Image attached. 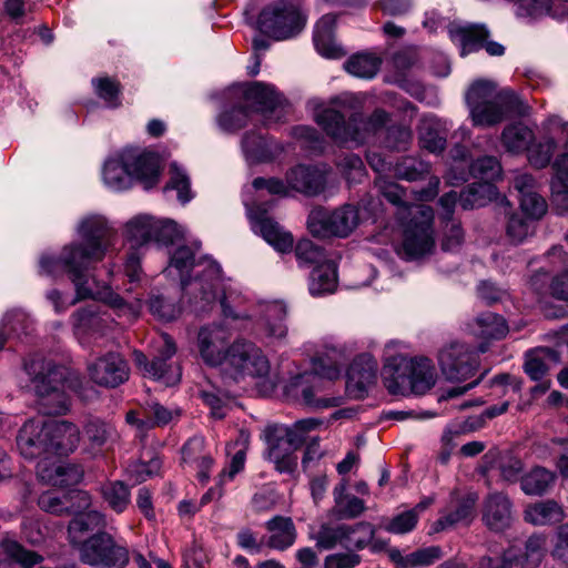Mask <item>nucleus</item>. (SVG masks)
<instances>
[{"instance_id": "1", "label": "nucleus", "mask_w": 568, "mask_h": 568, "mask_svg": "<svg viewBox=\"0 0 568 568\" xmlns=\"http://www.w3.org/2000/svg\"><path fill=\"white\" fill-rule=\"evenodd\" d=\"M125 239L133 251L124 264V274L130 283L139 282L142 277L136 248L148 243H154L158 246L178 245L170 256V265L165 271L170 275L173 268L176 270L183 291L190 296L192 310L197 314L207 312L219 298L224 317L244 322L241 327H247L251 318L248 314L239 308L240 293L231 283L225 282L221 266L215 261L206 258L207 267L202 277L191 281L184 278V275L194 265V256L201 248V241L189 235L186 230L174 220L160 219L154 215H136L125 226Z\"/></svg>"}, {"instance_id": "2", "label": "nucleus", "mask_w": 568, "mask_h": 568, "mask_svg": "<svg viewBox=\"0 0 568 568\" xmlns=\"http://www.w3.org/2000/svg\"><path fill=\"white\" fill-rule=\"evenodd\" d=\"M80 235L82 243L64 246L59 257L49 253L42 254L39 261L41 275L58 277L68 274L75 288L77 297L68 301L57 290L48 292L47 297L55 312H63L80 300L93 298L109 305L118 316L135 318L142 307L141 300L134 304L128 303L109 286H101L88 275L89 265L104 256L109 244V231L103 226L83 224L80 227Z\"/></svg>"}, {"instance_id": "3", "label": "nucleus", "mask_w": 568, "mask_h": 568, "mask_svg": "<svg viewBox=\"0 0 568 568\" xmlns=\"http://www.w3.org/2000/svg\"><path fill=\"white\" fill-rule=\"evenodd\" d=\"M49 419L38 416L28 419L19 430L17 446L27 459L42 458L37 465V474L45 484L68 487L78 484L83 470L75 465L63 463H47L50 450Z\"/></svg>"}, {"instance_id": "4", "label": "nucleus", "mask_w": 568, "mask_h": 568, "mask_svg": "<svg viewBox=\"0 0 568 568\" xmlns=\"http://www.w3.org/2000/svg\"><path fill=\"white\" fill-rule=\"evenodd\" d=\"M402 348L403 344L394 341L384 347L385 387L395 396L427 393L435 386L438 376L432 359L424 356L407 358Z\"/></svg>"}, {"instance_id": "5", "label": "nucleus", "mask_w": 568, "mask_h": 568, "mask_svg": "<svg viewBox=\"0 0 568 568\" xmlns=\"http://www.w3.org/2000/svg\"><path fill=\"white\" fill-rule=\"evenodd\" d=\"M105 526L104 516L97 510H88L74 517L69 525L70 541L79 546L80 558L91 566L123 568L129 561L126 548L116 546L108 534H98L88 539L84 536Z\"/></svg>"}, {"instance_id": "6", "label": "nucleus", "mask_w": 568, "mask_h": 568, "mask_svg": "<svg viewBox=\"0 0 568 568\" xmlns=\"http://www.w3.org/2000/svg\"><path fill=\"white\" fill-rule=\"evenodd\" d=\"M348 356L345 345L327 343L313 359V371L294 376L287 386L288 393L301 392L305 405L313 408L338 406L342 397H316L328 382L339 377L343 363Z\"/></svg>"}, {"instance_id": "7", "label": "nucleus", "mask_w": 568, "mask_h": 568, "mask_svg": "<svg viewBox=\"0 0 568 568\" xmlns=\"http://www.w3.org/2000/svg\"><path fill=\"white\" fill-rule=\"evenodd\" d=\"M466 104L473 125L479 128L495 126L513 113H527V106L514 91L497 90L496 84L488 80H477L469 87Z\"/></svg>"}, {"instance_id": "8", "label": "nucleus", "mask_w": 568, "mask_h": 568, "mask_svg": "<svg viewBox=\"0 0 568 568\" xmlns=\"http://www.w3.org/2000/svg\"><path fill=\"white\" fill-rule=\"evenodd\" d=\"M24 369L43 414L61 415L69 410L68 390L72 386L65 367L36 355L26 362Z\"/></svg>"}, {"instance_id": "9", "label": "nucleus", "mask_w": 568, "mask_h": 568, "mask_svg": "<svg viewBox=\"0 0 568 568\" xmlns=\"http://www.w3.org/2000/svg\"><path fill=\"white\" fill-rule=\"evenodd\" d=\"M314 119L334 141L339 143L355 142L357 144L364 143L369 136L381 131L389 120L388 114L378 109L367 119H364L361 114H355L346 123L344 114L328 106L317 108Z\"/></svg>"}, {"instance_id": "10", "label": "nucleus", "mask_w": 568, "mask_h": 568, "mask_svg": "<svg viewBox=\"0 0 568 568\" xmlns=\"http://www.w3.org/2000/svg\"><path fill=\"white\" fill-rule=\"evenodd\" d=\"M222 374L225 379L240 382L246 377L263 379L270 389L278 384V376L272 372L268 357L255 343L237 338L229 346V356Z\"/></svg>"}, {"instance_id": "11", "label": "nucleus", "mask_w": 568, "mask_h": 568, "mask_svg": "<svg viewBox=\"0 0 568 568\" xmlns=\"http://www.w3.org/2000/svg\"><path fill=\"white\" fill-rule=\"evenodd\" d=\"M256 26L262 33L281 41L300 33L305 26V18L294 4L277 1L261 11Z\"/></svg>"}, {"instance_id": "12", "label": "nucleus", "mask_w": 568, "mask_h": 568, "mask_svg": "<svg viewBox=\"0 0 568 568\" xmlns=\"http://www.w3.org/2000/svg\"><path fill=\"white\" fill-rule=\"evenodd\" d=\"M400 254L406 260L429 255L435 247L433 215H403Z\"/></svg>"}, {"instance_id": "13", "label": "nucleus", "mask_w": 568, "mask_h": 568, "mask_svg": "<svg viewBox=\"0 0 568 568\" xmlns=\"http://www.w3.org/2000/svg\"><path fill=\"white\" fill-rule=\"evenodd\" d=\"M442 373L447 379L463 382L473 377L479 366L478 354L468 344L452 341L445 344L437 355Z\"/></svg>"}, {"instance_id": "14", "label": "nucleus", "mask_w": 568, "mask_h": 568, "mask_svg": "<svg viewBox=\"0 0 568 568\" xmlns=\"http://www.w3.org/2000/svg\"><path fill=\"white\" fill-rule=\"evenodd\" d=\"M159 355L152 361L151 364L143 353L135 352L134 361L144 373L154 378L162 381L165 385H174L181 378V369L178 365L168 364L166 361L175 354V345L168 335L160 337Z\"/></svg>"}, {"instance_id": "15", "label": "nucleus", "mask_w": 568, "mask_h": 568, "mask_svg": "<svg viewBox=\"0 0 568 568\" xmlns=\"http://www.w3.org/2000/svg\"><path fill=\"white\" fill-rule=\"evenodd\" d=\"M230 333L222 325L203 326L197 334V348L203 362L213 367L224 368L229 356Z\"/></svg>"}, {"instance_id": "16", "label": "nucleus", "mask_w": 568, "mask_h": 568, "mask_svg": "<svg viewBox=\"0 0 568 568\" xmlns=\"http://www.w3.org/2000/svg\"><path fill=\"white\" fill-rule=\"evenodd\" d=\"M375 184L382 196L397 210L409 211L415 202L430 201L437 195L439 179L432 176L426 189L419 192H412L410 194L397 183L386 180L383 176H378Z\"/></svg>"}, {"instance_id": "17", "label": "nucleus", "mask_w": 568, "mask_h": 568, "mask_svg": "<svg viewBox=\"0 0 568 568\" xmlns=\"http://www.w3.org/2000/svg\"><path fill=\"white\" fill-rule=\"evenodd\" d=\"M477 495L453 493L440 517L433 524L432 532H439L458 524H469L475 517Z\"/></svg>"}, {"instance_id": "18", "label": "nucleus", "mask_w": 568, "mask_h": 568, "mask_svg": "<svg viewBox=\"0 0 568 568\" xmlns=\"http://www.w3.org/2000/svg\"><path fill=\"white\" fill-rule=\"evenodd\" d=\"M378 364L368 353L358 355L346 373V392L356 399L363 398L376 381Z\"/></svg>"}, {"instance_id": "19", "label": "nucleus", "mask_w": 568, "mask_h": 568, "mask_svg": "<svg viewBox=\"0 0 568 568\" xmlns=\"http://www.w3.org/2000/svg\"><path fill=\"white\" fill-rule=\"evenodd\" d=\"M546 550V537L542 535H532L526 542L525 555L520 558L513 556L510 551L505 554V557L499 558H483L479 562V568H507V561L515 560L523 568H536ZM438 568H457L452 564H443Z\"/></svg>"}, {"instance_id": "20", "label": "nucleus", "mask_w": 568, "mask_h": 568, "mask_svg": "<svg viewBox=\"0 0 568 568\" xmlns=\"http://www.w3.org/2000/svg\"><path fill=\"white\" fill-rule=\"evenodd\" d=\"M91 379L98 385L116 387L129 378L128 363L118 353H108L89 365Z\"/></svg>"}, {"instance_id": "21", "label": "nucleus", "mask_w": 568, "mask_h": 568, "mask_svg": "<svg viewBox=\"0 0 568 568\" xmlns=\"http://www.w3.org/2000/svg\"><path fill=\"white\" fill-rule=\"evenodd\" d=\"M90 496L83 490H69L60 496L55 491L43 493L38 500L39 507L54 515L84 514L90 506Z\"/></svg>"}, {"instance_id": "22", "label": "nucleus", "mask_w": 568, "mask_h": 568, "mask_svg": "<svg viewBox=\"0 0 568 568\" xmlns=\"http://www.w3.org/2000/svg\"><path fill=\"white\" fill-rule=\"evenodd\" d=\"M361 223L359 215H308L306 226L318 239L346 237Z\"/></svg>"}, {"instance_id": "23", "label": "nucleus", "mask_w": 568, "mask_h": 568, "mask_svg": "<svg viewBox=\"0 0 568 568\" xmlns=\"http://www.w3.org/2000/svg\"><path fill=\"white\" fill-rule=\"evenodd\" d=\"M257 334L268 344L283 343L288 333L286 325V307L282 303H270L255 322Z\"/></svg>"}, {"instance_id": "24", "label": "nucleus", "mask_w": 568, "mask_h": 568, "mask_svg": "<svg viewBox=\"0 0 568 568\" xmlns=\"http://www.w3.org/2000/svg\"><path fill=\"white\" fill-rule=\"evenodd\" d=\"M125 159L130 161L131 175L139 181L145 190L155 186L161 176L162 166L160 156L150 151L125 149Z\"/></svg>"}, {"instance_id": "25", "label": "nucleus", "mask_w": 568, "mask_h": 568, "mask_svg": "<svg viewBox=\"0 0 568 568\" xmlns=\"http://www.w3.org/2000/svg\"><path fill=\"white\" fill-rule=\"evenodd\" d=\"M250 226L254 234L261 236L280 253H288L293 248L294 239L291 232L281 226L271 215H250Z\"/></svg>"}, {"instance_id": "26", "label": "nucleus", "mask_w": 568, "mask_h": 568, "mask_svg": "<svg viewBox=\"0 0 568 568\" xmlns=\"http://www.w3.org/2000/svg\"><path fill=\"white\" fill-rule=\"evenodd\" d=\"M246 106L262 113L266 119L268 114L282 112L284 98L276 92L275 88L262 82L250 84L243 92Z\"/></svg>"}, {"instance_id": "27", "label": "nucleus", "mask_w": 568, "mask_h": 568, "mask_svg": "<svg viewBox=\"0 0 568 568\" xmlns=\"http://www.w3.org/2000/svg\"><path fill=\"white\" fill-rule=\"evenodd\" d=\"M513 505L509 498L501 493L488 495L484 505L483 520L495 531L507 529L513 523Z\"/></svg>"}, {"instance_id": "28", "label": "nucleus", "mask_w": 568, "mask_h": 568, "mask_svg": "<svg viewBox=\"0 0 568 568\" xmlns=\"http://www.w3.org/2000/svg\"><path fill=\"white\" fill-rule=\"evenodd\" d=\"M499 201L500 205L507 210L510 207L506 197L498 195L495 185L489 182H478L470 184L466 190L459 193V210L473 211L485 207L489 202Z\"/></svg>"}, {"instance_id": "29", "label": "nucleus", "mask_w": 568, "mask_h": 568, "mask_svg": "<svg viewBox=\"0 0 568 568\" xmlns=\"http://www.w3.org/2000/svg\"><path fill=\"white\" fill-rule=\"evenodd\" d=\"M51 455H67L79 445L80 430L77 425L67 420L49 419V433Z\"/></svg>"}, {"instance_id": "30", "label": "nucleus", "mask_w": 568, "mask_h": 568, "mask_svg": "<svg viewBox=\"0 0 568 568\" xmlns=\"http://www.w3.org/2000/svg\"><path fill=\"white\" fill-rule=\"evenodd\" d=\"M462 41V54L485 48L490 55H503L505 48L495 41H489V31L484 24H473L458 30Z\"/></svg>"}, {"instance_id": "31", "label": "nucleus", "mask_w": 568, "mask_h": 568, "mask_svg": "<svg viewBox=\"0 0 568 568\" xmlns=\"http://www.w3.org/2000/svg\"><path fill=\"white\" fill-rule=\"evenodd\" d=\"M130 163L125 159V150L104 162L102 179L110 190L123 191L132 185Z\"/></svg>"}, {"instance_id": "32", "label": "nucleus", "mask_w": 568, "mask_h": 568, "mask_svg": "<svg viewBox=\"0 0 568 568\" xmlns=\"http://www.w3.org/2000/svg\"><path fill=\"white\" fill-rule=\"evenodd\" d=\"M336 17L324 14L314 29V44L320 54L329 59H339L345 55L344 50L334 40Z\"/></svg>"}, {"instance_id": "33", "label": "nucleus", "mask_w": 568, "mask_h": 568, "mask_svg": "<svg viewBox=\"0 0 568 568\" xmlns=\"http://www.w3.org/2000/svg\"><path fill=\"white\" fill-rule=\"evenodd\" d=\"M291 191H297L314 195L320 193L325 185L322 171L316 168L298 165L286 173Z\"/></svg>"}, {"instance_id": "34", "label": "nucleus", "mask_w": 568, "mask_h": 568, "mask_svg": "<svg viewBox=\"0 0 568 568\" xmlns=\"http://www.w3.org/2000/svg\"><path fill=\"white\" fill-rule=\"evenodd\" d=\"M182 459L196 469L201 483H207L213 459L204 454V439L202 437H193L183 446Z\"/></svg>"}, {"instance_id": "35", "label": "nucleus", "mask_w": 568, "mask_h": 568, "mask_svg": "<svg viewBox=\"0 0 568 568\" xmlns=\"http://www.w3.org/2000/svg\"><path fill=\"white\" fill-rule=\"evenodd\" d=\"M349 535H352L351 525L322 524L317 530L310 532V538L315 541L317 548L328 550L338 545L347 548Z\"/></svg>"}, {"instance_id": "36", "label": "nucleus", "mask_w": 568, "mask_h": 568, "mask_svg": "<svg viewBox=\"0 0 568 568\" xmlns=\"http://www.w3.org/2000/svg\"><path fill=\"white\" fill-rule=\"evenodd\" d=\"M524 518L535 526L550 525L564 519V510L555 500H544L528 505Z\"/></svg>"}, {"instance_id": "37", "label": "nucleus", "mask_w": 568, "mask_h": 568, "mask_svg": "<svg viewBox=\"0 0 568 568\" xmlns=\"http://www.w3.org/2000/svg\"><path fill=\"white\" fill-rule=\"evenodd\" d=\"M500 140L507 152L519 154L532 144L535 133L523 123H513L504 128Z\"/></svg>"}, {"instance_id": "38", "label": "nucleus", "mask_w": 568, "mask_h": 568, "mask_svg": "<svg viewBox=\"0 0 568 568\" xmlns=\"http://www.w3.org/2000/svg\"><path fill=\"white\" fill-rule=\"evenodd\" d=\"M240 440L242 447L233 455L230 466L227 469H224L219 477L217 487L211 488L205 495L202 497V503L205 504L215 497L222 496V485L226 480H232L234 477L244 469L245 465V456H246V445L248 443V434L242 432L240 434Z\"/></svg>"}, {"instance_id": "39", "label": "nucleus", "mask_w": 568, "mask_h": 568, "mask_svg": "<svg viewBox=\"0 0 568 568\" xmlns=\"http://www.w3.org/2000/svg\"><path fill=\"white\" fill-rule=\"evenodd\" d=\"M270 531L267 545L277 550H284L291 547L296 539L295 526L291 518L274 517L266 523Z\"/></svg>"}, {"instance_id": "40", "label": "nucleus", "mask_w": 568, "mask_h": 568, "mask_svg": "<svg viewBox=\"0 0 568 568\" xmlns=\"http://www.w3.org/2000/svg\"><path fill=\"white\" fill-rule=\"evenodd\" d=\"M471 333L483 339H499L506 336L508 326L505 320L487 312L478 315L470 324Z\"/></svg>"}, {"instance_id": "41", "label": "nucleus", "mask_w": 568, "mask_h": 568, "mask_svg": "<svg viewBox=\"0 0 568 568\" xmlns=\"http://www.w3.org/2000/svg\"><path fill=\"white\" fill-rule=\"evenodd\" d=\"M336 287L337 272L334 263H323L312 271L308 281V290L313 296L334 293Z\"/></svg>"}, {"instance_id": "42", "label": "nucleus", "mask_w": 568, "mask_h": 568, "mask_svg": "<svg viewBox=\"0 0 568 568\" xmlns=\"http://www.w3.org/2000/svg\"><path fill=\"white\" fill-rule=\"evenodd\" d=\"M347 481L342 480L333 490L337 513L342 518H356L365 510V504L355 496L346 495Z\"/></svg>"}, {"instance_id": "43", "label": "nucleus", "mask_w": 568, "mask_h": 568, "mask_svg": "<svg viewBox=\"0 0 568 568\" xmlns=\"http://www.w3.org/2000/svg\"><path fill=\"white\" fill-rule=\"evenodd\" d=\"M554 480V473L544 467H535L521 477L520 485L526 495L540 496L549 489Z\"/></svg>"}, {"instance_id": "44", "label": "nucleus", "mask_w": 568, "mask_h": 568, "mask_svg": "<svg viewBox=\"0 0 568 568\" xmlns=\"http://www.w3.org/2000/svg\"><path fill=\"white\" fill-rule=\"evenodd\" d=\"M381 62V59L374 54L357 53L344 63V69L354 77L372 79L377 74Z\"/></svg>"}, {"instance_id": "45", "label": "nucleus", "mask_w": 568, "mask_h": 568, "mask_svg": "<svg viewBox=\"0 0 568 568\" xmlns=\"http://www.w3.org/2000/svg\"><path fill=\"white\" fill-rule=\"evenodd\" d=\"M74 333L79 336L91 332H101L106 324V318L101 315L95 306H88L78 311L72 316Z\"/></svg>"}, {"instance_id": "46", "label": "nucleus", "mask_w": 568, "mask_h": 568, "mask_svg": "<svg viewBox=\"0 0 568 568\" xmlns=\"http://www.w3.org/2000/svg\"><path fill=\"white\" fill-rule=\"evenodd\" d=\"M430 172V165L419 159L406 156L397 161L394 174L400 180L409 182L425 179Z\"/></svg>"}, {"instance_id": "47", "label": "nucleus", "mask_w": 568, "mask_h": 568, "mask_svg": "<svg viewBox=\"0 0 568 568\" xmlns=\"http://www.w3.org/2000/svg\"><path fill=\"white\" fill-rule=\"evenodd\" d=\"M103 500L115 513H123L130 504L129 488L121 481H111L101 487Z\"/></svg>"}, {"instance_id": "48", "label": "nucleus", "mask_w": 568, "mask_h": 568, "mask_svg": "<svg viewBox=\"0 0 568 568\" xmlns=\"http://www.w3.org/2000/svg\"><path fill=\"white\" fill-rule=\"evenodd\" d=\"M148 306L153 316L166 322L175 320L182 312L180 304L160 292L150 296Z\"/></svg>"}, {"instance_id": "49", "label": "nucleus", "mask_w": 568, "mask_h": 568, "mask_svg": "<svg viewBox=\"0 0 568 568\" xmlns=\"http://www.w3.org/2000/svg\"><path fill=\"white\" fill-rule=\"evenodd\" d=\"M539 215H510L507 222V234L517 243L534 234Z\"/></svg>"}, {"instance_id": "50", "label": "nucleus", "mask_w": 568, "mask_h": 568, "mask_svg": "<svg viewBox=\"0 0 568 568\" xmlns=\"http://www.w3.org/2000/svg\"><path fill=\"white\" fill-rule=\"evenodd\" d=\"M556 149V140L552 136L547 135L538 143L528 148V160L535 168H546L550 163Z\"/></svg>"}, {"instance_id": "51", "label": "nucleus", "mask_w": 568, "mask_h": 568, "mask_svg": "<svg viewBox=\"0 0 568 568\" xmlns=\"http://www.w3.org/2000/svg\"><path fill=\"white\" fill-rule=\"evenodd\" d=\"M4 554L22 568H32L42 560V557L34 551L24 549L16 540L6 539L1 544Z\"/></svg>"}, {"instance_id": "52", "label": "nucleus", "mask_w": 568, "mask_h": 568, "mask_svg": "<svg viewBox=\"0 0 568 568\" xmlns=\"http://www.w3.org/2000/svg\"><path fill=\"white\" fill-rule=\"evenodd\" d=\"M92 85L95 94L102 99L108 106L116 108L120 105V83L109 77L92 79Z\"/></svg>"}, {"instance_id": "53", "label": "nucleus", "mask_w": 568, "mask_h": 568, "mask_svg": "<svg viewBox=\"0 0 568 568\" xmlns=\"http://www.w3.org/2000/svg\"><path fill=\"white\" fill-rule=\"evenodd\" d=\"M169 187L178 191V199L182 203L192 199L190 178L176 162L170 164V182L166 189Z\"/></svg>"}, {"instance_id": "54", "label": "nucleus", "mask_w": 568, "mask_h": 568, "mask_svg": "<svg viewBox=\"0 0 568 568\" xmlns=\"http://www.w3.org/2000/svg\"><path fill=\"white\" fill-rule=\"evenodd\" d=\"M247 108L245 104L223 111L217 118L220 128L226 132H235L244 128L248 120Z\"/></svg>"}, {"instance_id": "55", "label": "nucleus", "mask_w": 568, "mask_h": 568, "mask_svg": "<svg viewBox=\"0 0 568 568\" xmlns=\"http://www.w3.org/2000/svg\"><path fill=\"white\" fill-rule=\"evenodd\" d=\"M500 165L495 156H483L474 161L469 166V173L476 179L488 182L500 174Z\"/></svg>"}, {"instance_id": "56", "label": "nucleus", "mask_w": 568, "mask_h": 568, "mask_svg": "<svg viewBox=\"0 0 568 568\" xmlns=\"http://www.w3.org/2000/svg\"><path fill=\"white\" fill-rule=\"evenodd\" d=\"M440 224L444 229L443 250L453 251L463 241V231L455 215H442Z\"/></svg>"}, {"instance_id": "57", "label": "nucleus", "mask_w": 568, "mask_h": 568, "mask_svg": "<svg viewBox=\"0 0 568 568\" xmlns=\"http://www.w3.org/2000/svg\"><path fill=\"white\" fill-rule=\"evenodd\" d=\"M252 187L260 193V196L263 195V192L280 197H285L291 194L287 176H285V180L277 178H255L252 182Z\"/></svg>"}, {"instance_id": "58", "label": "nucleus", "mask_w": 568, "mask_h": 568, "mask_svg": "<svg viewBox=\"0 0 568 568\" xmlns=\"http://www.w3.org/2000/svg\"><path fill=\"white\" fill-rule=\"evenodd\" d=\"M418 518L416 510H406L394 516L383 528L392 534L403 535L412 531L417 525Z\"/></svg>"}, {"instance_id": "59", "label": "nucleus", "mask_w": 568, "mask_h": 568, "mask_svg": "<svg viewBox=\"0 0 568 568\" xmlns=\"http://www.w3.org/2000/svg\"><path fill=\"white\" fill-rule=\"evenodd\" d=\"M294 252L300 266L317 263L323 257L322 248L308 239H301L295 245Z\"/></svg>"}, {"instance_id": "60", "label": "nucleus", "mask_w": 568, "mask_h": 568, "mask_svg": "<svg viewBox=\"0 0 568 568\" xmlns=\"http://www.w3.org/2000/svg\"><path fill=\"white\" fill-rule=\"evenodd\" d=\"M112 427L99 418H91L84 426V435L93 446H102L111 436Z\"/></svg>"}, {"instance_id": "61", "label": "nucleus", "mask_w": 568, "mask_h": 568, "mask_svg": "<svg viewBox=\"0 0 568 568\" xmlns=\"http://www.w3.org/2000/svg\"><path fill=\"white\" fill-rule=\"evenodd\" d=\"M351 529L352 535L347 539V548L363 549L372 541L375 534L373 525L366 521L351 525Z\"/></svg>"}, {"instance_id": "62", "label": "nucleus", "mask_w": 568, "mask_h": 568, "mask_svg": "<svg viewBox=\"0 0 568 568\" xmlns=\"http://www.w3.org/2000/svg\"><path fill=\"white\" fill-rule=\"evenodd\" d=\"M242 148L246 156L254 161H263L266 158L264 138L255 132L245 133Z\"/></svg>"}, {"instance_id": "63", "label": "nucleus", "mask_w": 568, "mask_h": 568, "mask_svg": "<svg viewBox=\"0 0 568 568\" xmlns=\"http://www.w3.org/2000/svg\"><path fill=\"white\" fill-rule=\"evenodd\" d=\"M339 168L348 182H361L365 176L364 163L356 154L346 155L339 162Z\"/></svg>"}, {"instance_id": "64", "label": "nucleus", "mask_w": 568, "mask_h": 568, "mask_svg": "<svg viewBox=\"0 0 568 568\" xmlns=\"http://www.w3.org/2000/svg\"><path fill=\"white\" fill-rule=\"evenodd\" d=\"M555 179L552 189L557 194L568 193V151L559 155L554 162Z\"/></svg>"}]
</instances>
